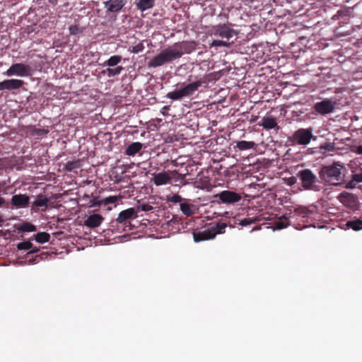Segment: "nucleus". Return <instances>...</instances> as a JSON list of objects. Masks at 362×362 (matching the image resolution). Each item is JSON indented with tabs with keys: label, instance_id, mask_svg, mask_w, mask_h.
I'll return each instance as SVG.
<instances>
[{
	"label": "nucleus",
	"instance_id": "1",
	"mask_svg": "<svg viewBox=\"0 0 362 362\" xmlns=\"http://www.w3.org/2000/svg\"><path fill=\"white\" fill-rule=\"evenodd\" d=\"M343 166L339 163H334L329 165H324L321 168L319 175L325 182L332 185H338L344 180V175L341 170Z\"/></svg>",
	"mask_w": 362,
	"mask_h": 362
},
{
	"label": "nucleus",
	"instance_id": "2",
	"mask_svg": "<svg viewBox=\"0 0 362 362\" xmlns=\"http://www.w3.org/2000/svg\"><path fill=\"white\" fill-rule=\"evenodd\" d=\"M206 80L200 79L195 82L189 83L180 89L175 90L167 93L166 98L173 100H179L185 97L192 96L203 83H206Z\"/></svg>",
	"mask_w": 362,
	"mask_h": 362
},
{
	"label": "nucleus",
	"instance_id": "3",
	"mask_svg": "<svg viewBox=\"0 0 362 362\" xmlns=\"http://www.w3.org/2000/svg\"><path fill=\"white\" fill-rule=\"evenodd\" d=\"M227 224L225 223H217L215 226L207 228L203 231L194 232V241L199 243L204 240L214 239L216 235L223 234L226 232Z\"/></svg>",
	"mask_w": 362,
	"mask_h": 362
},
{
	"label": "nucleus",
	"instance_id": "4",
	"mask_svg": "<svg viewBox=\"0 0 362 362\" xmlns=\"http://www.w3.org/2000/svg\"><path fill=\"white\" fill-rule=\"evenodd\" d=\"M297 177L301 182L302 187L306 190H317V177L310 169L299 170Z\"/></svg>",
	"mask_w": 362,
	"mask_h": 362
},
{
	"label": "nucleus",
	"instance_id": "5",
	"mask_svg": "<svg viewBox=\"0 0 362 362\" xmlns=\"http://www.w3.org/2000/svg\"><path fill=\"white\" fill-rule=\"evenodd\" d=\"M175 55L173 53L170 47L164 49L148 62V67L156 68L161 66L166 63L175 60Z\"/></svg>",
	"mask_w": 362,
	"mask_h": 362
},
{
	"label": "nucleus",
	"instance_id": "6",
	"mask_svg": "<svg viewBox=\"0 0 362 362\" xmlns=\"http://www.w3.org/2000/svg\"><path fill=\"white\" fill-rule=\"evenodd\" d=\"M173 53L175 55V59H180L184 54H189L195 50L196 43L194 42L182 41L175 43L170 47Z\"/></svg>",
	"mask_w": 362,
	"mask_h": 362
},
{
	"label": "nucleus",
	"instance_id": "7",
	"mask_svg": "<svg viewBox=\"0 0 362 362\" xmlns=\"http://www.w3.org/2000/svg\"><path fill=\"white\" fill-rule=\"evenodd\" d=\"M313 137V130L311 128H300L293 134L292 141L298 145L306 146L310 142Z\"/></svg>",
	"mask_w": 362,
	"mask_h": 362
},
{
	"label": "nucleus",
	"instance_id": "8",
	"mask_svg": "<svg viewBox=\"0 0 362 362\" xmlns=\"http://www.w3.org/2000/svg\"><path fill=\"white\" fill-rule=\"evenodd\" d=\"M32 72L33 69L30 66L23 63H16L12 64L4 74L7 76L13 75L18 76H30L32 75Z\"/></svg>",
	"mask_w": 362,
	"mask_h": 362
},
{
	"label": "nucleus",
	"instance_id": "9",
	"mask_svg": "<svg viewBox=\"0 0 362 362\" xmlns=\"http://www.w3.org/2000/svg\"><path fill=\"white\" fill-rule=\"evenodd\" d=\"M337 102L332 99H325L317 102L313 105V110L321 115L330 114L336 109Z\"/></svg>",
	"mask_w": 362,
	"mask_h": 362
},
{
	"label": "nucleus",
	"instance_id": "10",
	"mask_svg": "<svg viewBox=\"0 0 362 362\" xmlns=\"http://www.w3.org/2000/svg\"><path fill=\"white\" fill-rule=\"evenodd\" d=\"M218 198L220 202L226 204H233L240 202L242 199L241 194L230 190H223L214 196Z\"/></svg>",
	"mask_w": 362,
	"mask_h": 362
},
{
	"label": "nucleus",
	"instance_id": "11",
	"mask_svg": "<svg viewBox=\"0 0 362 362\" xmlns=\"http://www.w3.org/2000/svg\"><path fill=\"white\" fill-rule=\"evenodd\" d=\"M136 211L134 208H129L124 211H122L118 217L116 218V221L118 223L122 224L124 227H131V220L136 217Z\"/></svg>",
	"mask_w": 362,
	"mask_h": 362
},
{
	"label": "nucleus",
	"instance_id": "12",
	"mask_svg": "<svg viewBox=\"0 0 362 362\" xmlns=\"http://www.w3.org/2000/svg\"><path fill=\"white\" fill-rule=\"evenodd\" d=\"M179 175L177 171H163L153 175V182L156 186H160L166 184L171 183L172 176L170 175Z\"/></svg>",
	"mask_w": 362,
	"mask_h": 362
},
{
	"label": "nucleus",
	"instance_id": "13",
	"mask_svg": "<svg viewBox=\"0 0 362 362\" xmlns=\"http://www.w3.org/2000/svg\"><path fill=\"white\" fill-rule=\"evenodd\" d=\"M213 33L214 35L229 40L235 34V30L226 24H219L213 28Z\"/></svg>",
	"mask_w": 362,
	"mask_h": 362
},
{
	"label": "nucleus",
	"instance_id": "14",
	"mask_svg": "<svg viewBox=\"0 0 362 362\" xmlns=\"http://www.w3.org/2000/svg\"><path fill=\"white\" fill-rule=\"evenodd\" d=\"M11 204L16 209L27 208L30 204V197L25 194H15L11 197Z\"/></svg>",
	"mask_w": 362,
	"mask_h": 362
},
{
	"label": "nucleus",
	"instance_id": "15",
	"mask_svg": "<svg viewBox=\"0 0 362 362\" xmlns=\"http://www.w3.org/2000/svg\"><path fill=\"white\" fill-rule=\"evenodd\" d=\"M24 81L20 79H6L0 82V90H13L21 88Z\"/></svg>",
	"mask_w": 362,
	"mask_h": 362
},
{
	"label": "nucleus",
	"instance_id": "16",
	"mask_svg": "<svg viewBox=\"0 0 362 362\" xmlns=\"http://www.w3.org/2000/svg\"><path fill=\"white\" fill-rule=\"evenodd\" d=\"M337 199L341 204L349 208L354 207L357 202L356 196L347 192H341Z\"/></svg>",
	"mask_w": 362,
	"mask_h": 362
},
{
	"label": "nucleus",
	"instance_id": "17",
	"mask_svg": "<svg viewBox=\"0 0 362 362\" xmlns=\"http://www.w3.org/2000/svg\"><path fill=\"white\" fill-rule=\"evenodd\" d=\"M126 2V0H109L105 1L104 4L107 11L116 13L119 11L124 7Z\"/></svg>",
	"mask_w": 362,
	"mask_h": 362
},
{
	"label": "nucleus",
	"instance_id": "18",
	"mask_svg": "<svg viewBox=\"0 0 362 362\" xmlns=\"http://www.w3.org/2000/svg\"><path fill=\"white\" fill-rule=\"evenodd\" d=\"M103 217L98 214L90 215L85 221V226L94 228L98 227L103 221Z\"/></svg>",
	"mask_w": 362,
	"mask_h": 362
},
{
	"label": "nucleus",
	"instance_id": "19",
	"mask_svg": "<svg viewBox=\"0 0 362 362\" xmlns=\"http://www.w3.org/2000/svg\"><path fill=\"white\" fill-rule=\"evenodd\" d=\"M258 125L262 127L266 130H270L275 127H278L276 118L271 115L264 117L262 122H259Z\"/></svg>",
	"mask_w": 362,
	"mask_h": 362
},
{
	"label": "nucleus",
	"instance_id": "20",
	"mask_svg": "<svg viewBox=\"0 0 362 362\" xmlns=\"http://www.w3.org/2000/svg\"><path fill=\"white\" fill-rule=\"evenodd\" d=\"M48 198L45 195L40 194L37 196L36 200L33 202L32 206L42 208V211H45L48 206Z\"/></svg>",
	"mask_w": 362,
	"mask_h": 362
},
{
	"label": "nucleus",
	"instance_id": "21",
	"mask_svg": "<svg viewBox=\"0 0 362 362\" xmlns=\"http://www.w3.org/2000/svg\"><path fill=\"white\" fill-rule=\"evenodd\" d=\"M143 147L140 142H134L131 144L125 150V154L127 156H134L139 153Z\"/></svg>",
	"mask_w": 362,
	"mask_h": 362
},
{
	"label": "nucleus",
	"instance_id": "22",
	"mask_svg": "<svg viewBox=\"0 0 362 362\" xmlns=\"http://www.w3.org/2000/svg\"><path fill=\"white\" fill-rule=\"evenodd\" d=\"M155 0H139L136 3V6L141 11H144L147 9L153 7Z\"/></svg>",
	"mask_w": 362,
	"mask_h": 362
},
{
	"label": "nucleus",
	"instance_id": "23",
	"mask_svg": "<svg viewBox=\"0 0 362 362\" xmlns=\"http://www.w3.org/2000/svg\"><path fill=\"white\" fill-rule=\"evenodd\" d=\"M255 143L253 141H240L237 142L236 147L240 151L253 148Z\"/></svg>",
	"mask_w": 362,
	"mask_h": 362
},
{
	"label": "nucleus",
	"instance_id": "24",
	"mask_svg": "<svg viewBox=\"0 0 362 362\" xmlns=\"http://www.w3.org/2000/svg\"><path fill=\"white\" fill-rule=\"evenodd\" d=\"M122 57L119 55H113L104 62L103 66H108L109 67L115 66L122 61Z\"/></svg>",
	"mask_w": 362,
	"mask_h": 362
},
{
	"label": "nucleus",
	"instance_id": "25",
	"mask_svg": "<svg viewBox=\"0 0 362 362\" xmlns=\"http://www.w3.org/2000/svg\"><path fill=\"white\" fill-rule=\"evenodd\" d=\"M35 240L39 243H47L50 239V235L46 232H40L34 235Z\"/></svg>",
	"mask_w": 362,
	"mask_h": 362
},
{
	"label": "nucleus",
	"instance_id": "26",
	"mask_svg": "<svg viewBox=\"0 0 362 362\" xmlns=\"http://www.w3.org/2000/svg\"><path fill=\"white\" fill-rule=\"evenodd\" d=\"M346 226L352 228L355 231L362 229V220L355 219L347 221Z\"/></svg>",
	"mask_w": 362,
	"mask_h": 362
},
{
	"label": "nucleus",
	"instance_id": "27",
	"mask_svg": "<svg viewBox=\"0 0 362 362\" xmlns=\"http://www.w3.org/2000/svg\"><path fill=\"white\" fill-rule=\"evenodd\" d=\"M121 197L117 196H110L99 201V205H108L117 202Z\"/></svg>",
	"mask_w": 362,
	"mask_h": 362
},
{
	"label": "nucleus",
	"instance_id": "28",
	"mask_svg": "<svg viewBox=\"0 0 362 362\" xmlns=\"http://www.w3.org/2000/svg\"><path fill=\"white\" fill-rule=\"evenodd\" d=\"M81 167V163L79 160L69 161L65 164V170L71 172L75 169H78Z\"/></svg>",
	"mask_w": 362,
	"mask_h": 362
},
{
	"label": "nucleus",
	"instance_id": "29",
	"mask_svg": "<svg viewBox=\"0 0 362 362\" xmlns=\"http://www.w3.org/2000/svg\"><path fill=\"white\" fill-rule=\"evenodd\" d=\"M124 68L122 66H118L115 69L110 67L107 68L104 72H105L108 77H112L120 74Z\"/></svg>",
	"mask_w": 362,
	"mask_h": 362
},
{
	"label": "nucleus",
	"instance_id": "30",
	"mask_svg": "<svg viewBox=\"0 0 362 362\" xmlns=\"http://www.w3.org/2000/svg\"><path fill=\"white\" fill-rule=\"evenodd\" d=\"M18 229L23 232H33L37 230L35 226L28 222L22 223Z\"/></svg>",
	"mask_w": 362,
	"mask_h": 362
},
{
	"label": "nucleus",
	"instance_id": "31",
	"mask_svg": "<svg viewBox=\"0 0 362 362\" xmlns=\"http://www.w3.org/2000/svg\"><path fill=\"white\" fill-rule=\"evenodd\" d=\"M288 219L286 217L283 216L280 218L277 221H276L275 228L279 230L283 229L288 225Z\"/></svg>",
	"mask_w": 362,
	"mask_h": 362
},
{
	"label": "nucleus",
	"instance_id": "32",
	"mask_svg": "<svg viewBox=\"0 0 362 362\" xmlns=\"http://www.w3.org/2000/svg\"><path fill=\"white\" fill-rule=\"evenodd\" d=\"M180 210L187 216H190L194 214L190 205L187 203H182L180 204Z\"/></svg>",
	"mask_w": 362,
	"mask_h": 362
},
{
	"label": "nucleus",
	"instance_id": "33",
	"mask_svg": "<svg viewBox=\"0 0 362 362\" xmlns=\"http://www.w3.org/2000/svg\"><path fill=\"white\" fill-rule=\"evenodd\" d=\"M17 248L19 250H30L31 248H33V243H30V241H24V242H21V243H19L18 245H17Z\"/></svg>",
	"mask_w": 362,
	"mask_h": 362
},
{
	"label": "nucleus",
	"instance_id": "34",
	"mask_svg": "<svg viewBox=\"0 0 362 362\" xmlns=\"http://www.w3.org/2000/svg\"><path fill=\"white\" fill-rule=\"evenodd\" d=\"M144 48L145 47L144 44L142 42H139L136 45L129 47V51L132 53L137 54L142 52L144 49Z\"/></svg>",
	"mask_w": 362,
	"mask_h": 362
},
{
	"label": "nucleus",
	"instance_id": "35",
	"mask_svg": "<svg viewBox=\"0 0 362 362\" xmlns=\"http://www.w3.org/2000/svg\"><path fill=\"white\" fill-rule=\"evenodd\" d=\"M200 185L199 186L201 189H209L211 187L210 180L208 177H204L200 180Z\"/></svg>",
	"mask_w": 362,
	"mask_h": 362
},
{
	"label": "nucleus",
	"instance_id": "36",
	"mask_svg": "<svg viewBox=\"0 0 362 362\" xmlns=\"http://www.w3.org/2000/svg\"><path fill=\"white\" fill-rule=\"evenodd\" d=\"M229 43L226 41L223 40H214L211 43V47H228Z\"/></svg>",
	"mask_w": 362,
	"mask_h": 362
},
{
	"label": "nucleus",
	"instance_id": "37",
	"mask_svg": "<svg viewBox=\"0 0 362 362\" xmlns=\"http://www.w3.org/2000/svg\"><path fill=\"white\" fill-rule=\"evenodd\" d=\"M257 221V218H243L242 219L239 224L242 226H248V225H251L252 223H255L256 221Z\"/></svg>",
	"mask_w": 362,
	"mask_h": 362
},
{
	"label": "nucleus",
	"instance_id": "38",
	"mask_svg": "<svg viewBox=\"0 0 362 362\" xmlns=\"http://www.w3.org/2000/svg\"><path fill=\"white\" fill-rule=\"evenodd\" d=\"M139 209L142 211H149L153 209V206L148 204H144L139 206Z\"/></svg>",
	"mask_w": 362,
	"mask_h": 362
},
{
	"label": "nucleus",
	"instance_id": "39",
	"mask_svg": "<svg viewBox=\"0 0 362 362\" xmlns=\"http://www.w3.org/2000/svg\"><path fill=\"white\" fill-rule=\"evenodd\" d=\"M168 200L173 203H179L182 202V199L179 194H173Z\"/></svg>",
	"mask_w": 362,
	"mask_h": 362
},
{
	"label": "nucleus",
	"instance_id": "40",
	"mask_svg": "<svg viewBox=\"0 0 362 362\" xmlns=\"http://www.w3.org/2000/svg\"><path fill=\"white\" fill-rule=\"evenodd\" d=\"M357 182L354 181V178L351 177V180L346 183L345 188L346 189H354L356 186Z\"/></svg>",
	"mask_w": 362,
	"mask_h": 362
},
{
	"label": "nucleus",
	"instance_id": "41",
	"mask_svg": "<svg viewBox=\"0 0 362 362\" xmlns=\"http://www.w3.org/2000/svg\"><path fill=\"white\" fill-rule=\"evenodd\" d=\"M352 177L354 178V181H356L357 183L362 182V172L354 174Z\"/></svg>",
	"mask_w": 362,
	"mask_h": 362
},
{
	"label": "nucleus",
	"instance_id": "42",
	"mask_svg": "<svg viewBox=\"0 0 362 362\" xmlns=\"http://www.w3.org/2000/svg\"><path fill=\"white\" fill-rule=\"evenodd\" d=\"M354 151L358 155H362V146H354Z\"/></svg>",
	"mask_w": 362,
	"mask_h": 362
},
{
	"label": "nucleus",
	"instance_id": "43",
	"mask_svg": "<svg viewBox=\"0 0 362 362\" xmlns=\"http://www.w3.org/2000/svg\"><path fill=\"white\" fill-rule=\"evenodd\" d=\"M309 210L306 209H303V216H308V214H309Z\"/></svg>",
	"mask_w": 362,
	"mask_h": 362
},
{
	"label": "nucleus",
	"instance_id": "44",
	"mask_svg": "<svg viewBox=\"0 0 362 362\" xmlns=\"http://www.w3.org/2000/svg\"><path fill=\"white\" fill-rule=\"evenodd\" d=\"M31 251L29 252V253H36L39 251V249L37 248L36 247L31 248Z\"/></svg>",
	"mask_w": 362,
	"mask_h": 362
},
{
	"label": "nucleus",
	"instance_id": "45",
	"mask_svg": "<svg viewBox=\"0 0 362 362\" xmlns=\"http://www.w3.org/2000/svg\"><path fill=\"white\" fill-rule=\"evenodd\" d=\"M5 204V199L2 197H0V207L4 205Z\"/></svg>",
	"mask_w": 362,
	"mask_h": 362
},
{
	"label": "nucleus",
	"instance_id": "46",
	"mask_svg": "<svg viewBox=\"0 0 362 362\" xmlns=\"http://www.w3.org/2000/svg\"><path fill=\"white\" fill-rule=\"evenodd\" d=\"M4 222L3 216L0 214V225Z\"/></svg>",
	"mask_w": 362,
	"mask_h": 362
},
{
	"label": "nucleus",
	"instance_id": "47",
	"mask_svg": "<svg viewBox=\"0 0 362 362\" xmlns=\"http://www.w3.org/2000/svg\"><path fill=\"white\" fill-rule=\"evenodd\" d=\"M257 116H256V117H254L250 120V122H255L257 120Z\"/></svg>",
	"mask_w": 362,
	"mask_h": 362
},
{
	"label": "nucleus",
	"instance_id": "48",
	"mask_svg": "<svg viewBox=\"0 0 362 362\" xmlns=\"http://www.w3.org/2000/svg\"><path fill=\"white\" fill-rule=\"evenodd\" d=\"M291 180H291V185L295 183V181H296V178L295 177H291Z\"/></svg>",
	"mask_w": 362,
	"mask_h": 362
},
{
	"label": "nucleus",
	"instance_id": "49",
	"mask_svg": "<svg viewBox=\"0 0 362 362\" xmlns=\"http://www.w3.org/2000/svg\"><path fill=\"white\" fill-rule=\"evenodd\" d=\"M168 109H169V107H168V106H165V107H163V110H168Z\"/></svg>",
	"mask_w": 362,
	"mask_h": 362
},
{
	"label": "nucleus",
	"instance_id": "50",
	"mask_svg": "<svg viewBox=\"0 0 362 362\" xmlns=\"http://www.w3.org/2000/svg\"><path fill=\"white\" fill-rule=\"evenodd\" d=\"M3 170V165L1 164H0V171H1Z\"/></svg>",
	"mask_w": 362,
	"mask_h": 362
}]
</instances>
